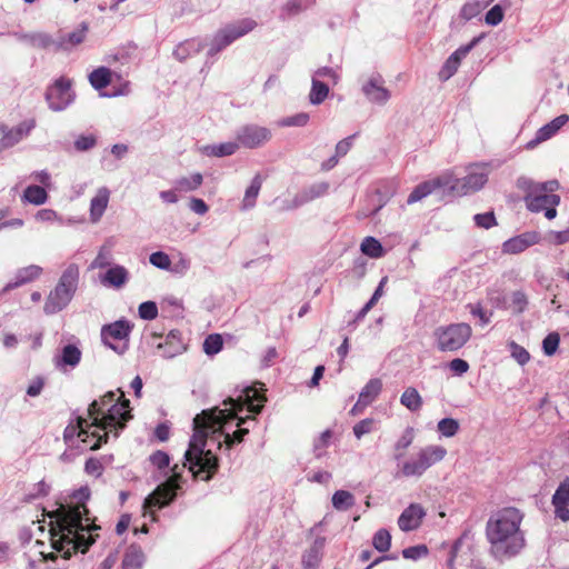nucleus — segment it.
Returning <instances> with one entry per match:
<instances>
[{"label": "nucleus", "instance_id": "f257e3e1", "mask_svg": "<svg viewBox=\"0 0 569 569\" xmlns=\"http://www.w3.org/2000/svg\"><path fill=\"white\" fill-rule=\"evenodd\" d=\"M99 529L84 503L61 507L56 525L50 530L51 546L64 559H70L77 551L84 553L89 550L98 537L93 532Z\"/></svg>", "mask_w": 569, "mask_h": 569}, {"label": "nucleus", "instance_id": "f03ea898", "mask_svg": "<svg viewBox=\"0 0 569 569\" xmlns=\"http://www.w3.org/2000/svg\"><path fill=\"white\" fill-rule=\"evenodd\" d=\"M193 431L184 452L183 468L188 467L193 473L207 472L204 480H209L219 467L218 458L211 447L217 445L221 448L224 443L226 449H230L243 440L249 429H234L232 433L224 432L226 429H193Z\"/></svg>", "mask_w": 569, "mask_h": 569}, {"label": "nucleus", "instance_id": "7ed1b4c3", "mask_svg": "<svg viewBox=\"0 0 569 569\" xmlns=\"http://www.w3.org/2000/svg\"><path fill=\"white\" fill-rule=\"evenodd\" d=\"M267 398L261 389L254 386L237 387L234 393L222 402V408L214 407L202 411L207 423L199 422L198 417L193 419L192 427H224L237 420L236 427H241L248 420L258 415Z\"/></svg>", "mask_w": 569, "mask_h": 569}, {"label": "nucleus", "instance_id": "20e7f679", "mask_svg": "<svg viewBox=\"0 0 569 569\" xmlns=\"http://www.w3.org/2000/svg\"><path fill=\"white\" fill-rule=\"evenodd\" d=\"M523 515L517 508H503L492 516L486 525V537L491 556L503 561L516 557L525 547V533L520 529Z\"/></svg>", "mask_w": 569, "mask_h": 569}, {"label": "nucleus", "instance_id": "39448f33", "mask_svg": "<svg viewBox=\"0 0 569 569\" xmlns=\"http://www.w3.org/2000/svg\"><path fill=\"white\" fill-rule=\"evenodd\" d=\"M131 410L130 401L121 389L108 391L89 405L87 415L92 419L91 423L88 425L84 417L78 416L77 425L70 422L67 427H126L132 418Z\"/></svg>", "mask_w": 569, "mask_h": 569}, {"label": "nucleus", "instance_id": "423d86ee", "mask_svg": "<svg viewBox=\"0 0 569 569\" xmlns=\"http://www.w3.org/2000/svg\"><path fill=\"white\" fill-rule=\"evenodd\" d=\"M516 184L518 189L526 192L523 201L531 212H540L549 204L560 203V196L553 193L560 188V183L556 179L536 182L530 178L519 177Z\"/></svg>", "mask_w": 569, "mask_h": 569}, {"label": "nucleus", "instance_id": "0eeeda50", "mask_svg": "<svg viewBox=\"0 0 569 569\" xmlns=\"http://www.w3.org/2000/svg\"><path fill=\"white\" fill-rule=\"evenodd\" d=\"M79 276V267L76 263H70L63 270L58 283L46 299L43 306L46 315H56L70 303L78 289Z\"/></svg>", "mask_w": 569, "mask_h": 569}, {"label": "nucleus", "instance_id": "6e6552de", "mask_svg": "<svg viewBox=\"0 0 569 569\" xmlns=\"http://www.w3.org/2000/svg\"><path fill=\"white\" fill-rule=\"evenodd\" d=\"M472 329L466 322L450 323L435 329L436 347L441 352H457L471 338Z\"/></svg>", "mask_w": 569, "mask_h": 569}, {"label": "nucleus", "instance_id": "1a4fd4ad", "mask_svg": "<svg viewBox=\"0 0 569 569\" xmlns=\"http://www.w3.org/2000/svg\"><path fill=\"white\" fill-rule=\"evenodd\" d=\"M447 450L441 446H427L402 462L401 473L405 477H420L435 463L441 461Z\"/></svg>", "mask_w": 569, "mask_h": 569}, {"label": "nucleus", "instance_id": "9d476101", "mask_svg": "<svg viewBox=\"0 0 569 569\" xmlns=\"http://www.w3.org/2000/svg\"><path fill=\"white\" fill-rule=\"evenodd\" d=\"M257 26V22L252 19H242L236 23L228 24L220 29L213 37L208 56L213 57L221 50L230 46L237 39L252 31Z\"/></svg>", "mask_w": 569, "mask_h": 569}, {"label": "nucleus", "instance_id": "9b49d317", "mask_svg": "<svg viewBox=\"0 0 569 569\" xmlns=\"http://www.w3.org/2000/svg\"><path fill=\"white\" fill-rule=\"evenodd\" d=\"M171 477L164 482L159 485L143 501V507L161 509L170 505L177 496V490L180 488L181 472L178 465L171 468Z\"/></svg>", "mask_w": 569, "mask_h": 569}, {"label": "nucleus", "instance_id": "f8f14e48", "mask_svg": "<svg viewBox=\"0 0 569 569\" xmlns=\"http://www.w3.org/2000/svg\"><path fill=\"white\" fill-rule=\"evenodd\" d=\"M91 429H63V440L70 449H77L81 452L87 450H97L107 441L108 435L104 432L92 431ZM107 431L108 429H100Z\"/></svg>", "mask_w": 569, "mask_h": 569}, {"label": "nucleus", "instance_id": "ddd939ff", "mask_svg": "<svg viewBox=\"0 0 569 569\" xmlns=\"http://www.w3.org/2000/svg\"><path fill=\"white\" fill-rule=\"evenodd\" d=\"M71 87L72 81L70 79L60 77L47 88L44 99L50 110L60 112L73 103L76 93Z\"/></svg>", "mask_w": 569, "mask_h": 569}, {"label": "nucleus", "instance_id": "4468645a", "mask_svg": "<svg viewBox=\"0 0 569 569\" xmlns=\"http://www.w3.org/2000/svg\"><path fill=\"white\" fill-rule=\"evenodd\" d=\"M131 330L132 325L130 321L120 319L102 327L101 339L106 346L114 350L117 353L122 355L128 349V345L123 343L122 346H116L110 341V339L128 340Z\"/></svg>", "mask_w": 569, "mask_h": 569}, {"label": "nucleus", "instance_id": "2eb2a0df", "mask_svg": "<svg viewBox=\"0 0 569 569\" xmlns=\"http://www.w3.org/2000/svg\"><path fill=\"white\" fill-rule=\"evenodd\" d=\"M330 183L328 181H316L309 186L303 187L296 193L291 201H287L283 209L295 210L311 201L323 198L329 193Z\"/></svg>", "mask_w": 569, "mask_h": 569}, {"label": "nucleus", "instance_id": "dca6fc26", "mask_svg": "<svg viewBox=\"0 0 569 569\" xmlns=\"http://www.w3.org/2000/svg\"><path fill=\"white\" fill-rule=\"evenodd\" d=\"M272 137L271 130L258 124H246L237 131L239 146L248 149L260 148Z\"/></svg>", "mask_w": 569, "mask_h": 569}, {"label": "nucleus", "instance_id": "f3484780", "mask_svg": "<svg viewBox=\"0 0 569 569\" xmlns=\"http://www.w3.org/2000/svg\"><path fill=\"white\" fill-rule=\"evenodd\" d=\"M455 190L458 189V183H452L451 176H440L435 179L419 183L409 194L407 202L415 203L431 194L438 189Z\"/></svg>", "mask_w": 569, "mask_h": 569}, {"label": "nucleus", "instance_id": "a211bd4d", "mask_svg": "<svg viewBox=\"0 0 569 569\" xmlns=\"http://www.w3.org/2000/svg\"><path fill=\"white\" fill-rule=\"evenodd\" d=\"M385 80L379 73L372 74L366 82L362 83L361 91L371 103L383 106L388 102L391 94L390 91L383 86Z\"/></svg>", "mask_w": 569, "mask_h": 569}, {"label": "nucleus", "instance_id": "6ab92c4d", "mask_svg": "<svg viewBox=\"0 0 569 569\" xmlns=\"http://www.w3.org/2000/svg\"><path fill=\"white\" fill-rule=\"evenodd\" d=\"M36 127L33 119L22 121L17 127L9 129L6 124L0 123V133H2V141L7 149L16 146L23 138L28 137L31 130Z\"/></svg>", "mask_w": 569, "mask_h": 569}, {"label": "nucleus", "instance_id": "aec40b11", "mask_svg": "<svg viewBox=\"0 0 569 569\" xmlns=\"http://www.w3.org/2000/svg\"><path fill=\"white\" fill-rule=\"evenodd\" d=\"M472 545L469 541L467 533L459 537L451 547L449 558L447 560V567L455 569L456 563L465 565L471 560Z\"/></svg>", "mask_w": 569, "mask_h": 569}, {"label": "nucleus", "instance_id": "412c9836", "mask_svg": "<svg viewBox=\"0 0 569 569\" xmlns=\"http://www.w3.org/2000/svg\"><path fill=\"white\" fill-rule=\"evenodd\" d=\"M539 240H540L539 232L527 231V232H523L521 234H518L516 237H512V238L506 240L502 243V251L505 253L517 254V253L525 251L529 247L538 243Z\"/></svg>", "mask_w": 569, "mask_h": 569}, {"label": "nucleus", "instance_id": "4be33fe9", "mask_svg": "<svg viewBox=\"0 0 569 569\" xmlns=\"http://www.w3.org/2000/svg\"><path fill=\"white\" fill-rule=\"evenodd\" d=\"M157 349L160 356L164 359H172L176 356L186 351L187 347L181 338L179 330H171L167 336L164 342H159Z\"/></svg>", "mask_w": 569, "mask_h": 569}, {"label": "nucleus", "instance_id": "5701e85b", "mask_svg": "<svg viewBox=\"0 0 569 569\" xmlns=\"http://www.w3.org/2000/svg\"><path fill=\"white\" fill-rule=\"evenodd\" d=\"M488 181V174L483 171H471L466 177L458 179L452 177V183H458L453 191L461 194L480 190Z\"/></svg>", "mask_w": 569, "mask_h": 569}, {"label": "nucleus", "instance_id": "b1692460", "mask_svg": "<svg viewBox=\"0 0 569 569\" xmlns=\"http://www.w3.org/2000/svg\"><path fill=\"white\" fill-rule=\"evenodd\" d=\"M89 26L87 22H81L78 29L63 34L60 33L57 37V52H70L74 47L82 43L87 37Z\"/></svg>", "mask_w": 569, "mask_h": 569}, {"label": "nucleus", "instance_id": "393cba45", "mask_svg": "<svg viewBox=\"0 0 569 569\" xmlns=\"http://www.w3.org/2000/svg\"><path fill=\"white\" fill-rule=\"evenodd\" d=\"M556 517L562 521L569 520V478H566L552 496Z\"/></svg>", "mask_w": 569, "mask_h": 569}, {"label": "nucleus", "instance_id": "a878e982", "mask_svg": "<svg viewBox=\"0 0 569 569\" xmlns=\"http://www.w3.org/2000/svg\"><path fill=\"white\" fill-rule=\"evenodd\" d=\"M569 121L568 114H560L556 117L553 120L542 126L536 133L533 140L527 143V148L531 149L536 147L538 143L546 141L553 137L567 122Z\"/></svg>", "mask_w": 569, "mask_h": 569}, {"label": "nucleus", "instance_id": "bb28decb", "mask_svg": "<svg viewBox=\"0 0 569 569\" xmlns=\"http://www.w3.org/2000/svg\"><path fill=\"white\" fill-rule=\"evenodd\" d=\"M425 511L420 505L411 503L398 518V526L402 531H411L420 526Z\"/></svg>", "mask_w": 569, "mask_h": 569}, {"label": "nucleus", "instance_id": "cd10ccee", "mask_svg": "<svg viewBox=\"0 0 569 569\" xmlns=\"http://www.w3.org/2000/svg\"><path fill=\"white\" fill-rule=\"evenodd\" d=\"M382 389V382L378 378L370 379L362 388L357 403L351 409L352 413H357L362 408L372 403Z\"/></svg>", "mask_w": 569, "mask_h": 569}, {"label": "nucleus", "instance_id": "c85d7f7f", "mask_svg": "<svg viewBox=\"0 0 569 569\" xmlns=\"http://www.w3.org/2000/svg\"><path fill=\"white\" fill-rule=\"evenodd\" d=\"M41 273L42 268L37 264H30L28 267L20 268L16 273L14 280L8 282L2 291L9 292L18 287L29 283L39 278Z\"/></svg>", "mask_w": 569, "mask_h": 569}, {"label": "nucleus", "instance_id": "c756f323", "mask_svg": "<svg viewBox=\"0 0 569 569\" xmlns=\"http://www.w3.org/2000/svg\"><path fill=\"white\" fill-rule=\"evenodd\" d=\"M325 542L326 539L323 537H317L310 548L303 552L301 559L303 569H318L322 558Z\"/></svg>", "mask_w": 569, "mask_h": 569}, {"label": "nucleus", "instance_id": "7c9ffc66", "mask_svg": "<svg viewBox=\"0 0 569 569\" xmlns=\"http://www.w3.org/2000/svg\"><path fill=\"white\" fill-rule=\"evenodd\" d=\"M110 198V190L107 187L98 189L97 194L90 202V219L92 222H98L103 216Z\"/></svg>", "mask_w": 569, "mask_h": 569}, {"label": "nucleus", "instance_id": "2f4dec72", "mask_svg": "<svg viewBox=\"0 0 569 569\" xmlns=\"http://www.w3.org/2000/svg\"><path fill=\"white\" fill-rule=\"evenodd\" d=\"M128 279V270L123 266L116 264L109 268L101 277V283L113 288H121L127 283Z\"/></svg>", "mask_w": 569, "mask_h": 569}, {"label": "nucleus", "instance_id": "473e14b6", "mask_svg": "<svg viewBox=\"0 0 569 569\" xmlns=\"http://www.w3.org/2000/svg\"><path fill=\"white\" fill-rule=\"evenodd\" d=\"M81 350L74 345H67L62 348L60 356L56 357V366L58 368H76L81 360Z\"/></svg>", "mask_w": 569, "mask_h": 569}, {"label": "nucleus", "instance_id": "72a5a7b5", "mask_svg": "<svg viewBox=\"0 0 569 569\" xmlns=\"http://www.w3.org/2000/svg\"><path fill=\"white\" fill-rule=\"evenodd\" d=\"M203 49L201 41L189 39L179 43L173 50V56L180 62L186 61L189 57L196 56Z\"/></svg>", "mask_w": 569, "mask_h": 569}, {"label": "nucleus", "instance_id": "f704fd0d", "mask_svg": "<svg viewBox=\"0 0 569 569\" xmlns=\"http://www.w3.org/2000/svg\"><path fill=\"white\" fill-rule=\"evenodd\" d=\"M144 562V553L140 546L130 545L122 560L123 569H140Z\"/></svg>", "mask_w": 569, "mask_h": 569}, {"label": "nucleus", "instance_id": "c9c22d12", "mask_svg": "<svg viewBox=\"0 0 569 569\" xmlns=\"http://www.w3.org/2000/svg\"><path fill=\"white\" fill-rule=\"evenodd\" d=\"M239 149V143L233 141L222 142L219 144H208L203 147V153L209 157H227L232 156Z\"/></svg>", "mask_w": 569, "mask_h": 569}, {"label": "nucleus", "instance_id": "e433bc0d", "mask_svg": "<svg viewBox=\"0 0 569 569\" xmlns=\"http://www.w3.org/2000/svg\"><path fill=\"white\" fill-rule=\"evenodd\" d=\"M111 70L107 67H99L89 74V82L96 90H102L111 82Z\"/></svg>", "mask_w": 569, "mask_h": 569}, {"label": "nucleus", "instance_id": "4c0bfd02", "mask_svg": "<svg viewBox=\"0 0 569 569\" xmlns=\"http://www.w3.org/2000/svg\"><path fill=\"white\" fill-rule=\"evenodd\" d=\"M329 86L316 77H312L309 101L313 106L321 104L329 94Z\"/></svg>", "mask_w": 569, "mask_h": 569}, {"label": "nucleus", "instance_id": "58836bf2", "mask_svg": "<svg viewBox=\"0 0 569 569\" xmlns=\"http://www.w3.org/2000/svg\"><path fill=\"white\" fill-rule=\"evenodd\" d=\"M360 250L365 256L372 259H379L386 253L382 244L375 237H366L360 244Z\"/></svg>", "mask_w": 569, "mask_h": 569}, {"label": "nucleus", "instance_id": "ea45409f", "mask_svg": "<svg viewBox=\"0 0 569 569\" xmlns=\"http://www.w3.org/2000/svg\"><path fill=\"white\" fill-rule=\"evenodd\" d=\"M332 506L338 511H346L350 509L355 503V496L347 490H337L331 498Z\"/></svg>", "mask_w": 569, "mask_h": 569}, {"label": "nucleus", "instance_id": "a19ab883", "mask_svg": "<svg viewBox=\"0 0 569 569\" xmlns=\"http://www.w3.org/2000/svg\"><path fill=\"white\" fill-rule=\"evenodd\" d=\"M261 184H262V179H261L260 174H256L252 178L250 186L246 190L244 198L242 201L243 209H250V208L254 207L256 199L261 189Z\"/></svg>", "mask_w": 569, "mask_h": 569}, {"label": "nucleus", "instance_id": "79ce46f5", "mask_svg": "<svg viewBox=\"0 0 569 569\" xmlns=\"http://www.w3.org/2000/svg\"><path fill=\"white\" fill-rule=\"evenodd\" d=\"M23 200L26 202L40 206L43 204L47 199L48 194L44 188L36 184L28 186L26 190L23 191Z\"/></svg>", "mask_w": 569, "mask_h": 569}, {"label": "nucleus", "instance_id": "37998d69", "mask_svg": "<svg viewBox=\"0 0 569 569\" xmlns=\"http://www.w3.org/2000/svg\"><path fill=\"white\" fill-rule=\"evenodd\" d=\"M203 178L202 174L197 172L193 173L191 177H182L178 180H176V189L179 191H193L197 190L202 184Z\"/></svg>", "mask_w": 569, "mask_h": 569}, {"label": "nucleus", "instance_id": "c03bdc74", "mask_svg": "<svg viewBox=\"0 0 569 569\" xmlns=\"http://www.w3.org/2000/svg\"><path fill=\"white\" fill-rule=\"evenodd\" d=\"M400 402L411 411L419 409L422 403L419 392L412 387L402 392Z\"/></svg>", "mask_w": 569, "mask_h": 569}, {"label": "nucleus", "instance_id": "a18cd8bd", "mask_svg": "<svg viewBox=\"0 0 569 569\" xmlns=\"http://www.w3.org/2000/svg\"><path fill=\"white\" fill-rule=\"evenodd\" d=\"M315 0H309L307 4H303L301 0H288V2L281 9V19L293 17L306 10L309 6L313 4Z\"/></svg>", "mask_w": 569, "mask_h": 569}, {"label": "nucleus", "instance_id": "49530a36", "mask_svg": "<svg viewBox=\"0 0 569 569\" xmlns=\"http://www.w3.org/2000/svg\"><path fill=\"white\" fill-rule=\"evenodd\" d=\"M333 432L331 429H326L320 437L315 440L313 452L317 458H322L326 455V448L331 443Z\"/></svg>", "mask_w": 569, "mask_h": 569}, {"label": "nucleus", "instance_id": "de8ad7c7", "mask_svg": "<svg viewBox=\"0 0 569 569\" xmlns=\"http://www.w3.org/2000/svg\"><path fill=\"white\" fill-rule=\"evenodd\" d=\"M372 545L379 552L388 551L391 546L390 532L387 529L378 530L372 538Z\"/></svg>", "mask_w": 569, "mask_h": 569}, {"label": "nucleus", "instance_id": "09e8293b", "mask_svg": "<svg viewBox=\"0 0 569 569\" xmlns=\"http://www.w3.org/2000/svg\"><path fill=\"white\" fill-rule=\"evenodd\" d=\"M98 138L93 133L80 134L76 138L73 147L78 152H86L97 146Z\"/></svg>", "mask_w": 569, "mask_h": 569}, {"label": "nucleus", "instance_id": "8fccbe9b", "mask_svg": "<svg viewBox=\"0 0 569 569\" xmlns=\"http://www.w3.org/2000/svg\"><path fill=\"white\" fill-rule=\"evenodd\" d=\"M223 347L222 338L219 333L209 335L203 341V351L208 356H214Z\"/></svg>", "mask_w": 569, "mask_h": 569}, {"label": "nucleus", "instance_id": "3c124183", "mask_svg": "<svg viewBox=\"0 0 569 569\" xmlns=\"http://www.w3.org/2000/svg\"><path fill=\"white\" fill-rule=\"evenodd\" d=\"M460 62L459 58L451 53L439 71V78L443 81L450 79L457 72Z\"/></svg>", "mask_w": 569, "mask_h": 569}, {"label": "nucleus", "instance_id": "603ef678", "mask_svg": "<svg viewBox=\"0 0 569 569\" xmlns=\"http://www.w3.org/2000/svg\"><path fill=\"white\" fill-rule=\"evenodd\" d=\"M32 47L42 50L53 49L57 52V38H53L47 32H36Z\"/></svg>", "mask_w": 569, "mask_h": 569}, {"label": "nucleus", "instance_id": "864d4df0", "mask_svg": "<svg viewBox=\"0 0 569 569\" xmlns=\"http://www.w3.org/2000/svg\"><path fill=\"white\" fill-rule=\"evenodd\" d=\"M528 307V298L521 290L513 291L511 293V308L515 315L525 312Z\"/></svg>", "mask_w": 569, "mask_h": 569}, {"label": "nucleus", "instance_id": "5fc2aeb1", "mask_svg": "<svg viewBox=\"0 0 569 569\" xmlns=\"http://www.w3.org/2000/svg\"><path fill=\"white\" fill-rule=\"evenodd\" d=\"M310 116L307 112L286 117L279 121L280 127H305L309 122Z\"/></svg>", "mask_w": 569, "mask_h": 569}, {"label": "nucleus", "instance_id": "6e6d98bb", "mask_svg": "<svg viewBox=\"0 0 569 569\" xmlns=\"http://www.w3.org/2000/svg\"><path fill=\"white\" fill-rule=\"evenodd\" d=\"M560 336L558 332H550L542 341V350L546 356H553L559 347Z\"/></svg>", "mask_w": 569, "mask_h": 569}, {"label": "nucleus", "instance_id": "4d7b16f0", "mask_svg": "<svg viewBox=\"0 0 569 569\" xmlns=\"http://www.w3.org/2000/svg\"><path fill=\"white\" fill-rule=\"evenodd\" d=\"M149 261L152 266L161 270H170L171 268L170 257L163 251H156L151 253Z\"/></svg>", "mask_w": 569, "mask_h": 569}, {"label": "nucleus", "instance_id": "13d9d810", "mask_svg": "<svg viewBox=\"0 0 569 569\" xmlns=\"http://www.w3.org/2000/svg\"><path fill=\"white\" fill-rule=\"evenodd\" d=\"M139 317L143 320H153L158 316V307L154 301H144L138 308Z\"/></svg>", "mask_w": 569, "mask_h": 569}, {"label": "nucleus", "instance_id": "bf43d9fd", "mask_svg": "<svg viewBox=\"0 0 569 569\" xmlns=\"http://www.w3.org/2000/svg\"><path fill=\"white\" fill-rule=\"evenodd\" d=\"M512 358L520 365L525 366L530 360L529 352L515 341L509 343Z\"/></svg>", "mask_w": 569, "mask_h": 569}, {"label": "nucleus", "instance_id": "052dcab7", "mask_svg": "<svg viewBox=\"0 0 569 569\" xmlns=\"http://www.w3.org/2000/svg\"><path fill=\"white\" fill-rule=\"evenodd\" d=\"M428 548L425 545L408 547L402 550V557L410 560H418L428 555Z\"/></svg>", "mask_w": 569, "mask_h": 569}, {"label": "nucleus", "instance_id": "680f3d73", "mask_svg": "<svg viewBox=\"0 0 569 569\" xmlns=\"http://www.w3.org/2000/svg\"><path fill=\"white\" fill-rule=\"evenodd\" d=\"M473 221L477 227L483 228V229H490L491 227L497 224L496 217H495L493 212H491V211L475 214Z\"/></svg>", "mask_w": 569, "mask_h": 569}, {"label": "nucleus", "instance_id": "e2e57ef3", "mask_svg": "<svg viewBox=\"0 0 569 569\" xmlns=\"http://www.w3.org/2000/svg\"><path fill=\"white\" fill-rule=\"evenodd\" d=\"M503 19V10L500 4H495L485 17V21L489 26H498Z\"/></svg>", "mask_w": 569, "mask_h": 569}, {"label": "nucleus", "instance_id": "0e129e2a", "mask_svg": "<svg viewBox=\"0 0 569 569\" xmlns=\"http://www.w3.org/2000/svg\"><path fill=\"white\" fill-rule=\"evenodd\" d=\"M150 462L158 469H164L170 465V457L162 450H157L150 456Z\"/></svg>", "mask_w": 569, "mask_h": 569}, {"label": "nucleus", "instance_id": "69168bd1", "mask_svg": "<svg viewBox=\"0 0 569 569\" xmlns=\"http://www.w3.org/2000/svg\"><path fill=\"white\" fill-rule=\"evenodd\" d=\"M485 38V34L481 33L475 37L469 43L459 47L453 53L461 61L467 54Z\"/></svg>", "mask_w": 569, "mask_h": 569}, {"label": "nucleus", "instance_id": "338daca9", "mask_svg": "<svg viewBox=\"0 0 569 569\" xmlns=\"http://www.w3.org/2000/svg\"><path fill=\"white\" fill-rule=\"evenodd\" d=\"M49 485L41 480L32 487V489L27 495V499L34 500L41 497H46L49 493Z\"/></svg>", "mask_w": 569, "mask_h": 569}, {"label": "nucleus", "instance_id": "774afa93", "mask_svg": "<svg viewBox=\"0 0 569 569\" xmlns=\"http://www.w3.org/2000/svg\"><path fill=\"white\" fill-rule=\"evenodd\" d=\"M449 369L457 376H462L463 373H466L468 370H469V363L461 359V358H456V359H452L450 362H449Z\"/></svg>", "mask_w": 569, "mask_h": 569}]
</instances>
